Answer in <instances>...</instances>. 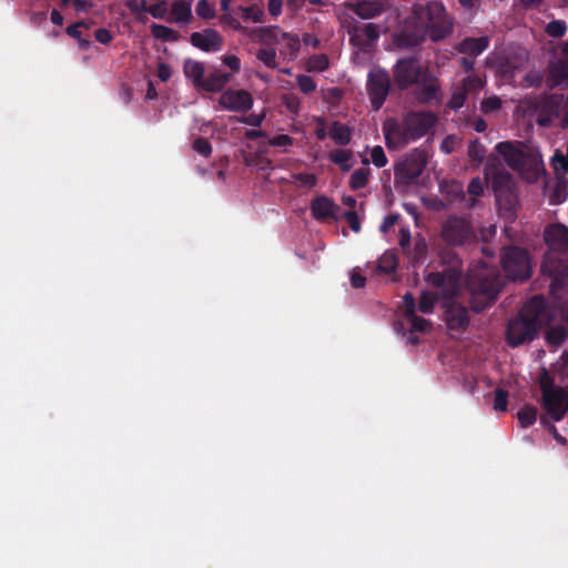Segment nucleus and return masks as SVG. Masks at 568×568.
Returning <instances> with one entry per match:
<instances>
[{
	"instance_id": "34",
	"label": "nucleus",
	"mask_w": 568,
	"mask_h": 568,
	"mask_svg": "<svg viewBox=\"0 0 568 568\" xmlns=\"http://www.w3.org/2000/svg\"><path fill=\"white\" fill-rule=\"evenodd\" d=\"M353 156V152L351 150H336L329 154V159L335 164L339 165L343 171H349L352 165L349 161Z\"/></svg>"
},
{
	"instance_id": "41",
	"label": "nucleus",
	"mask_w": 568,
	"mask_h": 568,
	"mask_svg": "<svg viewBox=\"0 0 568 568\" xmlns=\"http://www.w3.org/2000/svg\"><path fill=\"white\" fill-rule=\"evenodd\" d=\"M545 31L554 38H561L567 31V24L562 20H554L546 26Z\"/></svg>"
},
{
	"instance_id": "53",
	"label": "nucleus",
	"mask_w": 568,
	"mask_h": 568,
	"mask_svg": "<svg viewBox=\"0 0 568 568\" xmlns=\"http://www.w3.org/2000/svg\"><path fill=\"white\" fill-rule=\"evenodd\" d=\"M193 149H194V151H196L197 153H200L201 155H203L205 158L210 156V154L212 152L211 144L209 143L207 140H205L203 138H197L194 140Z\"/></svg>"
},
{
	"instance_id": "20",
	"label": "nucleus",
	"mask_w": 568,
	"mask_h": 568,
	"mask_svg": "<svg viewBox=\"0 0 568 568\" xmlns=\"http://www.w3.org/2000/svg\"><path fill=\"white\" fill-rule=\"evenodd\" d=\"M527 62L528 52L524 49H517L499 64L498 71L504 78L511 79L517 71H520L526 67Z\"/></svg>"
},
{
	"instance_id": "7",
	"label": "nucleus",
	"mask_w": 568,
	"mask_h": 568,
	"mask_svg": "<svg viewBox=\"0 0 568 568\" xmlns=\"http://www.w3.org/2000/svg\"><path fill=\"white\" fill-rule=\"evenodd\" d=\"M562 104V95H545L526 98L520 108L527 116L535 119L539 125H547L560 115Z\"/></svg>"
},
{
	"instance_id": "10",
	"label": "nucleus",
	"mask_w": 568,
	"mask_h": 568,
	"mask_svg": "<svg viewBox=\"0 0 568 568\" xmlns=\"http://www.w3.org/2000/svg\"><path fill=\"white\" fill-rule=\"evenodd\" d=\"M544 407L555 420H560L568 412V389L554 387L548 377L541 378Z\"/></svg>"
},
{
	"instance_id": "6",
	"label": "nucleus",
	"mask_w": 568,
	"mask_h": 568,
	"mask_svg": "<svg viewBox=\"0 0 568 568\" xmlns=\"http://www.w3.org/2000/svg\"><path fill=\"white\" fill-rule=\"evenodd\" d=\"M467 290L470 294V304L475 312H479L490 305L500 290V281L495 267L486 264L473 266L468 275Z\"/></svg>"
},
{
	"instance_id": "11",
	"label": "nucleus",
	"mask_w": 568,
	"mask_h": 568,
	"mask_svg": "<svg viewBox=\"0 0 568 568\" xmlns=\"http://www.w3.org/2000/svg\"><path fill=\"white\" fill-rule=\"evenodd\" d=\"M390 88L389 75L385 70L373 69L367 78V91L371 103L375 110H378L385 102Z\"/></svg>"
},
{
	"instance_id": "36",
	"label": "nucleus",
	"mask_w": 568,
	"mask_h": 568,
	"mask_svg": "<svg viewBox=\"0 0 568 568\" xmlns=\"http://www.w3.org/2000/svg\"><path fill=\"white\" fill-rule=\"evenodd\" d=\"M151 31L154 38L163 41L174 42L179 39V34L173 29L162 24L153 23L151 26Z\"/></svg>"
},
{
	"instance_id": "27",
	"label": "nucleus",
	"mask_w": 568,
	"mask_h": 568,
	"mask_svg": "<svg viewBox=\"0 0 568 568\" xmlns=\"http://www.w3.org/2000/svg\"><path fill=\"white\" fill-rule=\"evenodd\" d=\"M352 11L362 19H371L384 11V4L377 0H363L349 6Z\"/></svg>"
},
{
	"instance_id": "4",
	"label": "nucleus",
	"mask_w": 568,
	"mask_h": 568,
	"mask_svg": "<svg viewBox=\"0 0 568 568\" xmlns=\"http://www.w3.org/2000/svg\"><path fill=\"white\" fill-rule=\"evenodd\" d=\"M428 288L420 294L418 310L428 314L432 313L436 301H446L458 296L460 285V273L455 268H446L443 272L429 273L426 276Z\"/></svg>"
},
{
	"instance_id": "21",
	"label": "nucleus",
	"mask_w": 568,
	"mask_h": 568,
	"mask_svg": "<svg viewBox=\"0 0 568 568\" xmlns=\"http://www.w3.org/2000/svg\"><path fill=\"white\" fill-rule=\"evenodd\" d=\"M416 85V97L422 102H428L436 98L439 90L437 79L426 72L423 73Z\"/></svg>"
},
{
	"instance_id": "56",
	"label": "nucleus",
	"mask_w": 568,
	"mask_h": 568,
	"mask_svg": "<svg viewBox=\"0 0 568 568\" xmlns=\"http://www.w3.org/2000/svg\"><path fill=\"white\" fill-rule=\"evenodd\" d=\"M282 44L285 45V48L291 54H295L300 50V39L291 33L286 34L284 42H282Z\"/></svg>"
},
{
	"instance_id": "63",
	"label": "nucleus",
	"mask_w": 568,
	"mask_h": 568,
	"mask_svg": "<svg viewBox=\"0 0 568 568\" xmlns=\"http://www.w3.org/2000/svg\"><path fill=\"white\" fill-rule=\"evenodd\" d=\"M270 143L276 146H287L292 144V139L286 134H281L271 140Z\"/></svg>"
},
{
	"instance_id": "46",
	"label": "nucleus",
	"mask_w": 568,
	"mask_h": 568,
	"mask_svg": "<svg viewBox=\"0 0 568 568\" xmlns=\"http://www.w3.org/2000/svg\"><path fill=\"white\" fill-rule=\"evenodd\" d=\"M148 11L150 12V14L153 18L163 19L168 14L169 8H168L166 2L161 0V1H158L156 3L150 6L148 8Z\"/></svg>"
},
{
	"instance_id": "16",
	"label": "nucleus",
	"mask_w": 568,
	"mask_h": 568,
	"mask_svg": "<svg viewBox=\"0 0 568 568\" xmlns=\"http://www.w3.org/2000/svg\"><path fill=\"white\" fill-rule=\"evenodd\" d=\"M485 174L487 179L491 180L496 196L504 199L503 192L514 190L511 175L505 169L497 168L493 156L487 162Z\"/></svg>"
},
{
	"instance_id": "59",
	"label": "nucleus",
	"mask_w": 568,
	"mask_h": 568,
	"mask_svg": "<svg viewBox=\"0 0 568 568\" xmlns=\"http://www.w3.org/2000/svg\"><path fill=\"white\" fill-rule=\"evenodd\" d=\"M525 85L531 88L538 85L541 82V75L539 72L531 71L524 78Z\"/></svg>"
},
{
	"instance_id": "24",
	"label": "nucleus",
	"mask_w": 568,
	"mask_h": 568,
	"mask_svg": "<svg viewBox=\"0 0 568 568\" xmlns=\"http://www.w3.org/2000/svg\"><path fill=\"white\" fill-rule=\"evenodd\" d=\"M404 310L405 315L409 321L410 328L416 332L425 333L430 328V323L422 317L416 316L415 314V298L412 294H406L404 296Z\"/></svg>"
},
{
	"instance_id": "18",
	"label": "nucleus",
	"mask_w": 568,
	"mask_h": 568,
	"mask_svg": "<svg viewBox=\"0 0 568 568\" xmlns=\"http://www.w3.org/2000/svg\"><path fill=\"white\" fill-rule=\"evenodd\" d=\"M287 32L282 31L278 27L255 28L247 32L252 41L264 45L282 44Z\"/></svg>"
},
{
	"instance_id": "14",
	"label": "nucleus",
	"mask_w": 568,
	"mask_h": 568,
	"mask_svg": "<svg viewBox=\"0 0 568 568\" xmlns=\"http://www.w3.org/2000/svg\"><path fill=\"white\" fill-rule=\"evenodd\" d=\"M484 85L485 81L476 74L465 78L462 83L455 88L452 99L449 100V106L452 109L462 108L465 101L470 97H476L483 90Z\"/></svg>"
},
{
	"instance_id": "57",
	"label": "nucleus",
	"mask_w": 568,
	"mask_h": 568,
	"mask_svg": "<svg viewBox=\"0 0 568 568\" xmlns=\"http://www.w3.org/2000/svg\"><path fill=\"white\" fill-rule=\"evenodd\" d=\"M494 408L500 412H505L507 408V393L503 389L496 390Z\"/></svg>"
},
{
	"instance_id": "3",
	"label": "nucleus",
	"mask_w": 568,
	"mask_h": 568,
	"mask_svg": "<svg viewBox=\"0 0 568 568\" xmlns=\"http://www.w3.org/2000/svg\"><path fill=\"white\" fill-rule=\"evenodd\" d=\"M546 318L544 298L539 296L531 298L525 304L520 314L508 323L507 339L509 345L515 347L532 341Z\"/></svg>"
},
{
	"instance_id": "39",
	"label": "nucleus",
	"mask_w": 568,
	"mask_h": 568,
	"mask_svg": "<svg viewBox=\"0 0 568 568\" xmlns=\"http://www.w3.org/2000/svg\"><path fill=\"white\" fill-rule=\"evenodd\" d=\"M568 196V182L566 180H560L554 187L551 194V202L555 204H559L566 200Z\"/></svg>"
},
{
	"instance_id": "38",
	"label": "nucleus",
	"mask_w": 568,
	"mask_h": 568,
	"mask_svg": "<svg viewBox=\"0 0 568 568\" xmlns=\"http://www.w3.org/2000/svg\"><path fill=\"white\" fill-rule=\"evenodd\" d=\"M195 13L199 18L203 20H210L215 18L216 11L212 3L207 0H200L195 7Z\"/></svg>"
},
{
	"instance_id": "1",
	"label": "nucleus",
	"mask_w": 568,
	"mask_h": 568,
	"mask_svg": "<svg viewBox=\"0 0 568 568\" xmlns=\"http://www.w3.org/2000/svg\"><path fill=\"white\" fill-rule=\"evenodd\" d=\"M438 118L428 111H412L400 121L387 119L383 123L385 142L389 150H402L409 143L433 134Z\"/></svg>"
},
{
	"instance_id": "2",
	"label": "nucleus",
	"mask_w": 568,
	"mask_h": 568,
	"mask_svg": "<svg viewBox=\"0 0 568 568\" xmlns=\"http://www.w3.org/2000/svg\"><path fill=\"white\" fill-rule=\"evenodd\" d=\"M417 28L410 45L418 44L428 36L432 41L437 42L453 32L454 19L446 12L445 7L439 2H429L414 10Z\"/></svg>"
},
{
	"instance_id": "62",
	"label": "nucleus",
	"mask_w": 568,
	"mask_h": 568,
	"mask_svg": "<svg viewBox=\"0 0 568 568\" xmlns=\"http://www.w3.org/2000/svg\"><path fill=\"white\" fill-rule=\"evenodd\" d=\"M283 0H268L267 8L272 16L276 17L281 13Z\"/></svg>"
},
{
	"instance_id": "26",
	"label": "nucleus",
	"mask_w": 568,
	"mask_h": 568,
	"mask_svg": "<svg viewBox=\"0 0 568 568\" xmlns=\"http://www.w3.org/2000/svg\"><path fill=\"white\" fill-rule=\"evenodd\" d=\"M183 72L185 77L192 82V84L197 90H201L202 83L204 82L205 79L204 63L193 59H186L183 64Z\"/></svg>"
},
{
	"instance_id": "60",
	"label": "nucleus",
	"mask_w": 568,
	"mask_h": 568,
	"mask_svg": "<svg viewBox=\"0 0 568 568\" xmlns=\"http://www.w3.org/2000/svg\"><path fill=\"white\" fill-rule=\"evenodd\" d=\"M457 139L455 136H447L442 142V150L446 153H452L455 150Z\"/></svg>"
},
{
	"instance_id": "42",
	"label": "nucleus",
	"mask_w": 568,
	"mask_h": 568,
	"mask_svg": "<svg viewBox=\"0 0 568 568\" xmlns=\"http://www.w3.org/2000/svg\"><path fill=\"white\" fill-rule=\"evenodd\" d=\"M518 420L523 427L532 425L537 417V410L534 407H525L518 412Z\"/></svg>"
},
{
	"instance_id": "47",
	"label": "nucleus",
	"mask_w": 568,
	"mask_h": 568,
	"mask_svg": "<svg viewBox=\"0 0 568 568\" xmlns=\"http://www.w3.org/2000/svg\"><path fill=\"white\" fill-rule=\"evenodd\" d=\"M486 150L477 141L473 142L468 149V155L473 161L480 163L485 158Z\"/></svg>"
},
{
	"instance_id": "28",
	"label": "nucleus",
	"mask_w": 568,
	"mask_h": 568,
	"mask_svg": "<svg viewBox=\"0 0 568 568\" xmlns=\"http://www.w3.org/2000/svg\"><path fill=\"white\" fill-rule=\"evenodd\" d=\"M488 47V39L486 37L480 38H466L456 45V50L460 53L468 54L471 57L479 55Z\"/></svg>"
},
{
	"instance_id": "52",
	"label": "nucleus",
	"mask_w": 568,
	"mask_h": 568,
	"mask_svg": "<svg viewBox=\"0 0 568 568\" xmlns=\"http://www.w3.org/2000/svg\"><path fill=\"white\" fill-rule=\"evenodd\" d=\"M296 80L298 88L304 93H311L316 89L314 80L308 75H298Z\"/></svg>"
},
{
	"instance_id": "35",
	"label": "nucleus",
	"mask_w": 568,
	"mask_h": 568,
	"mask_svg": "<svg viewBox=\"0 0 568 568\" xmlns=\"http://www.w3.org/2000/svg\"><path fill=\"white\" fill-rule=\"evenodd\" d=\"M236 10L242 13L244 19L251 20L255 23L262 22L264 19V11L257 4H252L250 7L237 6Z\"/></svg>"
},
{
	"instance_id": "51",
	"label": "nucleus",
	"mask_w": 568,
	"mask_h": 568,
	"mask_svg": "<svg viewBox=\"0 0 568 568\" xmlns=\"http://www.w3.org/2000/svg\"><path fill=\"white\" fill-rule=\"evenodd\" d=\"M220 23L231 27L234 30H243L246 34L250 30L244 29L241 23L233 17L232 12L223 13L220 17Z\"/></svg>"
},
{
	"instance_id": "9",
	"label": "nucleus",
	"mask_w": 568,
	"mask_h": 568,
	"mask_svg": "<svg viewBox=\"0 0 568 568\" xmlns=\"http://www.w3.org/2000/svg\"><path fill=\"white\" fill-rule=\"evenodd\" d=\"M427 163V153L423 149H414L395 165V179L408 184L417 179Z\"/></svg>"
},
{
	"instance_id": "54",
	"label": "nucleus",
	"mask_w": 568,
	"mask_h": 568,
	"mask_svg": "<svg viewBox=\"0 0 568 568\" xmlns=\"http://www.w3.org/2000/svg\"><path fill=\"white\" fill-rule=\"evenodd\" d=\"M292 179L294 182H298L302 186L312 187L316 183V178L314 174L310 173H300V174H293Z\"/></svg>"
},
{
	"instance_id": "64",
	"label": "nucleus",
	"mask_w": 568,
	"mask_h": 568,
	"mask_svg": "<svg viewBox=\"0 0 568 568\" xmlns=\"http://www.w3.org/2000/svg\"><path fill=\"white\" fill-rule=\"evenodd\" d=\"M449 192L454 195V197L452 199V201H455L457 199H462L464 197V191H463V186L460 183H457V182H453L450 185H449Z\"/></svg>"
},
{
	"instance_id": "61",
	"label": "nucleus",
	"mask_w": 568,
	"mask_h": 568,
	"mask_svg": "<svg viewBox=\"0 0 568 568\" xmlns=\"http://www.w3.org/2000/svg\"><path fill=\"white\" fill-rule=\"evenodd\" d=\"M95 39L103 44L109 43L112 40V36L106 29H98L95 31Z\"/></svg>"
},
{
	"instance_id": "25",
	"label": "nucleus",
	"mask_w": 568,
	"mask_h": 568,
	"mask_svg": "<svg viewBox=\"0 0 568 568\" xmlns=\"http://www.w3.org/2000/svg\"><path fill=\"white\" fill-rule=\"evenodd\" d=\"M193 19L191 2L186 0H175L169 10L168 21L176 23H189Z\"/></svg>"
},
{
	"instance_id": "32",
	"label": "nucleus",
	"mask_w": 568,
	"mask_h": 568,
	"mask_svg": "<svg viewBox=\"0 0 568 568\" xmlns=\"http://www.w3.org/2000/svg\"><path fill=\"white\" fill-rule=\"evenodd\" d=\"M329 135L339 145H346L351 141V130L338 122L332 125Z\"/></svg>"
},
{
	"instance_id": "17",
	"label": "nucleus",
	"mask_w": 568,
	"mask_h": 568,
	"mask_svg": "<svg viewBox=\"0 0 568 568\" xmlns=\"http://www.w3.org/2000/svg\"><path fill=\"white\" fill-rule=\"evenodd\" d=\"M191 43L203 51H219L223 44L222 36L214 29H206L191 34Z\"/></svg>"
},
{
	"instance_id": "22",
	"label": "nucleus",
	"mask_w": 568,
	"mask_h": 568,
	"mask_svg": "<svg viewBox=\"0 0 568 568\" xmlns=\"http://www.w3.org/2000/svg\"><path fill=\"white\" fill-rule=\"evenodd\" d=\"M231 81L232 73H226L219 69H214L205 77L201 90L211 93L222 92L226 84H229Z\"/></svg>"
},
{
	"instance_id": "55",
	"label": "nucleus",
	"mask_w": 568,
	"mask_h": 568,
	"mask_svg": "<svg viewBox=\"0 0 568 568\" xmlns=\"http://www.w3.org/2000/svg\"><path fill=\"white\" fill-rule=\"evenodd\" d=\"M222 62L223 64H225L227 68H230V72L229 73H232V78L234 77L235 73H237L241 69V61L240 59L236 57V55H225L222 58Z\"/></svg>"
},
{
	"instance_id": "48",
	"label": "nucleus",
	"mask_w": 568,
	"mask_h": 568,
	"mask_svg": "<svg viewBox=\"0 0 568 568\" xmlns=\"http://www.w3.org/2000/svg\"><path fill=\"white\" fill-rule=\"evenodd\" d=\"M371 160L377 168H383L387 163V158L382 146H375L371 151Z\"/></svg>"
},
{
	"instance_id": "5",
	"label": "nucleus",
	"mask_w": 568,
	"mask_h": 568,
	"mask_svg": "<svg viewBox=\"0 0 568 568\" xmlns=\"http://www.w3.org/2000/svg\"><path fill=\"white\" fill-rule=\"evenodd\" d=\"M495 151L513 170L529 182L537 180L544 173L541 155L535 149L519 143L501 142L496 145Z\"/></svg>"
},
{
	"instance_id": "31",
	"label": "nucleus",
	"mask_w": 568,
	"mask_h": 568,
	"mask_svg": "<svg viewBox=\"0 0 568 568\" xmlns=\"http://www.w3.org/2000/svg\"><path fill=\"white\" fill-rule=\"evenodd\" d=\"M344 27L347 29L349 41L354 47L362 51L368 50V42L365 40V36L362 32V26L345 23Z\"/></svg>"
},
{
	"instance_id": "12",
	"label": "nucleus",
	"mask_w": 568,
	"mask_h": 568,
	"mask_svg": "<svg viewBox=\"0 0 568 568\" xmlns=\"http://www.w3.org/2000/svg\"><path fill=\"white\" fill-rule=\"evenodd\" d=\"M423 73L418 61L412 58L399 60L393 70L394 81L399 89H406L416 84Z\"/></svg>"
},
{
	"instance_id": "29",
	"label": "nucleus",
	"mask_w": 568,
	"mask_h": 568,
	"mask_svg": "<svg viewBox=\"0 0 568 568\" xmlns=\"http://www.w3.org/2000/svg\"><path fill=\"white\" fill-rule=\"evenodd\" d=\"M335 205L326 196L316 197L311 205L312 214L317 220L329 217L334 214Z\"/></svg>"
},
{
	"instance_id": "23",
	"label": "nucleus",
	"mask_w": 568,
	"mask_h": 568,
	"mask_svg": "<svg viewBox=\"0 0 568 568\" xmlns=\"http://www.w3.org/2000/svg\"><path fill=\"white\" fill-rule=\"evenodd\" d=\"M546 243L555 250H564L568 246V229L562 224H554L545 230Z\"/></svg>"
},
{
	"instance_id": "15",
	"label": "nucleus",
	"mask_w": 568,
	"mask_h": 568,
	"mask_svg": "<svg viewBox=\"0 0 568 568\" xmlns=\"http://www.w3.org/2000/svg\"><path fill=\"white\" fill-rule=\"evenodd\" d=\"M219 104L232 112H245L253 105L250 92L243 89H227L219 98Z\"/></svg>"
},
{
	"instance_id": "49",
	"label": "nucleus",
	"mask_w": 568,
	"mask_h": 568,
	"mask_svg": "<svg viewBox=\"0 0 568 568\" xmlns=\"http://www.w3.org/2000/svg\"><path fill=\"white\" fill-rule=\"evenodd\" d=\"M501 106V100L496 97H489L481 101V111L485 113L497 111Z\"/></svg>"
},
{
	"instance_id": "13",
	"label": "nucleus",
	"mask_w": 568,
	"mask_h": 568,
	"mask_svg": "<svg viewBox=\"0 0 568 568\" xmlns=\"http://www.w3.org/2000/svg\"><path fill=\"white\" fill-rule=\"evenodd\" d=\"M470 224L460 217H450L443 225L442 235L446 242L459 245L473 237Z\"/></svg>"
},
{
	"instance_id": "43",
	"label": "nucleus",
	"mask_w": 568,
	"mask_h": 568,
	"mask_svg": "<svg viewBox=\"0 0 568 568\" xmlns=\"http://www.w3.org/2000/svg\"><path fill=\"white\" fill-rule=\"evenodd\" d=\"M566 77L562 65L554 64L550 69V77L547 83L550 88L558 85Z\"/></svg>"
},
{
	"instance_id": "40",
	"label": "nucleus",
	"mask_w": 568,
	"mask_h": 568,
	"mask_svg": "<svg viewBox=\"0 0 568 568\" xmlns=\"http://www.w3.org/2000/svg\"><path fill=\"white\" fill-rule=\"evenodd\" d=\"M256 58L264 63L267 68H276V52L274 49H260L256 53Z\"/></svg>"
},
{
	"instance_id": "8",
	"label": "nucleus",
	"mask_w": 568,
	"mask_h": 568,
	"mask_svg": "<svg viewBox=\"0 0 568 568\" xmlns=\"http://www.w3.org/2000/svg\"><path fill=\"white\" fill-rule=\"evenodd\" d=\"M501 265L506 276L513 281L527 280L531 274V263L528 253L519 247H509L504 251Z\"/></svg>"
},
{
	"instance_id": "37",
	"label": "nucleus",
	"mask_w": 568,
	"mask_h": 568,
	"mask_svg": "<svg viewBox=\"0 0 568 568\" xmlns=\"http://www.w3.org/2000/svg\"><path fill=\"white\" fill-rule=\"evenodd\" d=\"M369 169H358L354 171L351 175L349 185L353 190H358L364 187L368 182Z\"/></svg>"
},
{
	"instance_id": "50",
	"label": "nucleus",
	"mask_w": 568,
	"mask_h": 568,
	"mask_svg": "<svg viewBox=\"0 0 568 568\" xmlns=\"http://www.w3.org/2000/svg\"><path fill=\"white\" fill-rule=\"evenodd\" d=\"M362 32L365 36V40L368 42V48L379 37L378 28L374 23L362 26Z\"/></svg>"
},
{
	"instance_id": "33",
	"label": "nucleus",
	"mask_w": 568,
	"mask_h": 568,
	"mask_svg": "<svg viewBox=\"0 0 568 568\" xmlns=\"http://www.w3.org/2000/svg\"><path fill=\"white\" fill-rule=\"evenodd\" d=\"M329 68V59L326 54H314L306 62L308 72H323Z\"/></svg>"
},
{
	"instance_id": "45",
	"label": "nucleus",
	"mask_w": 568,
	"mask_h": 568,
	"mask_svg": "<svg viewBox=\"0 0 568 568\" xmlns=\"http://www.w3.org/2000/svg\"><path fill=\"white\" fill-rule=\"evenodd\" d=\"M547 341L550 343V344H554V345H559L566 337V331L564 327L561 326H557V327H551L548 332H547Z\"/></svg>"
},
{
	"instance_id": "44",
	"label": "nucleus",
	"mask_w": 568,
	"mask_h": 568,
	"mask_svg": "<svg viewBox=\"0 0 568 568\" xmlns=\"http://www.w3.org/2000/svg\"><path fill=\"white\" fill-rule=\"evenodd\" d=\"M483 191H484V187H483V183L479 178H475L469 182L468 193L471 196L470 203L468 205L469 207L475 206L476 197L481 195Z\"/></svg>"
},
{
	"instance_id": "30",
	"label": "nucleus",
	"mask_w": 568,
	"mask_h": 568,
	"mask_svg": "<svg viewBox=\"0 0 568 568\" xmlns=\"http://www.w3.org/2000/svg\"><path fill=\"white\" fill-rule=\"evenodd\" d=\"M503 197L504 199L496 196L499 210L507 219H513L515 209L518 203L517 196L514 193V190L503 192Z\"/></svg>"
},
{
	"instance_id": "58",
	"label": "nucleus",
	"mask_w": 568,
	"mask_h": 568,
	"mask_svg": "<svg viewBox=\"0 0 568 568\" xmlns=\"http://www.w3.org/2000/svg\"><path fill=\"white\" fill-rule=\"evenodd\" d=\"M345 219L353 231L358 232L361 229L359 219L355 211L345 212Z\"/></svg>"
},
{
	"instance_id": "19",
	"label": "nucleus",
	"mask_w": 568,
	"mask_h": 568,
	"mask_svg": "<svg viewBox=\"0 0 568 568\" xmlns=\"http://www.w3.org/2000/svg\"><path fill=\"white\" fill-rule=\"evenodd\" d=\"M448 300L444 304L446 308V321L450 329L465 328L469 323L467 310L460 303Z\"/></svg>"
}]
</instances>
